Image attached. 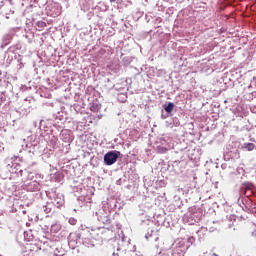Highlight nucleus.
<instances>
[{
    "instance_id": "1",
    "label": "nucleus",
    "mask_w": 256,
    "mask_h": 256,
    "mask_svg": "<svg viewBox=\"0 0 256 256\" xmlns=\"http://www.w3.org/2000/svg\"><path fill=\"white\" fill-rule=\"evenodd\" d=\"M121 152L119 151H110L104 155V163L105 165H113L119 159Z\"/></svg>"
},
{
    "instance_id": "2",
    "label": "nucleus",
    "mask_w": 256,
    "mask_h": 256,
    "mask_svg": "<svg viewBox=\"0 0 256 256\" xmlns=\"http://www.w3.org/2000/svg\"><path fill=\"white\" fill-rule=\"evenodd\" d=\"M61 137L64 143H69L71 141V135H69V131L62 132Z\"/></svg>"
},
{
    "instance_id": "3",
    "label": "nucleus",
    "mask_w": 256,
    "mask_h": 256,
    "mask_svg": "<svg viewBox=\"0 0 256 256\" xmlns=\"http://www.w3.org/2000/svg\"><path fill=\"white\" fill-rule=\"evenodd\" d=\"M242 149H245L246 151H253V149H255V144H253V143H244L242 145Z\"/></svg>"
},
{
    "instance_id": "4",
    "label": "nucleus",
    "mask_w": 256,
    "mask_h": 256,
    "mask_svg": "<svg viewBox=\"0 0 256 256\" xmlns=\"http://www.w3.org/2000/svg\"><path fill=\"white\" fill-rule=\"evenodd\" d=\"M166 113H173V109H175V104L170 102L165 108Z\"/></svg>"
},
{
    "instance_id": "5",
    "label": "nucleus",
    "mask_w": 256,
    "mask_h": 256,
    "mask_svg": "<svg viewBox=\"0 0 256 256\" xmlns=\"http://www.w3.org/2000/svg\"><path fill=\"white\" fill-rule=\"evenodd\" d=\"M99 109H101V108L99 107V104H97V103H93L90 106V111H92V113H99Z\"/></svg>"
},
{
    "instance_id": "6",
    "label": "nucleus",
    "mask_w": 256,
    "mask_h": 256,
    "mask_svg": "<svg viewBox=\"0 0 256 256\" xmlns=\"http://www.w3.org/2000/svg\"><path fill=\"white\" fill-rule=\"evenodd\" d=\"M37 27H38L39 31H42V29H45V27H47V23L44 21H38Z\"/></svg>"
},
{
    "instance_id": "7",
    "label": "nucleus",
    "mask_w": 256,
    "mask_h": 256,
    "mask_svg": "<svg viewBox=\"0 0 256 256\" xmlns=\"http://www.w3.org/2000/svg\"><path fill=\"white\" fill-rule=\"evenodd\" d=\"M157 150L159 151V153H167V148L158 147Z\"/></svg>"
},
{
    "instance_id": "8",
    "label": "nucleus",
    "mask_w": 256,
    "mask_h": 256,
    "mask_svg": "<svg viewBox=\"0 0 256 256\" xmlns=\"http://www.w3.org/2000/svg\"><path fill=\"white\" fill-rule=\"evenodd\" d=\"M111 1V3H115V0H110Z\"/></svg>"
}]
</instances>
